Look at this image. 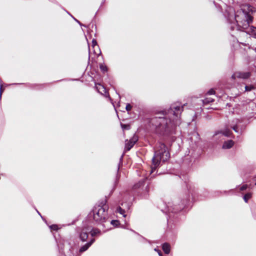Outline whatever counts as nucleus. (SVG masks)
I'll list each match as a JSON object with an SVG mask.
<instances>
[{"label":"nucleus","mask_w":256,"mask_h":256,"mask_svg":"<svg viewBox=\"0 0 256 256\" xmlns=\"http://www.w3.org/2000/svg\"><path fill=\"white\" fill-rule=\"evenodd\" d=\"M212 0L218 10L222 12L223 8L225 9L224 16L229 23L232 30L244 31L256 38V27L250 26L253 20L250 14L253 12L251 6H244V8L235 12L232 7L226 4L228 0Z\"/></svg>","instance_id":"nucleus-1"},{"label":"nucleus","mask_w":256,"mask_h":256,"mask_svg":"<svg viewBox=\"0 0 256 256\" xmlns=\"http://www.w3.org/2000/svg\"><path fill=\"white\" fill-rule=\"evenodd\" d=\"M184 106L180 104H172L150 118L149 126L152 130L162 136H168L174 133L176 128L180 123V114Z\"/></svg>","instance_id":"nucleus-2"},{"label":"nucleus","mask_w":256,"mask_h":256,"mask_svg":"<svg viewBox=\"0 0 256 256\" xmlns=\"http://www.w3.org/2000/svg\"><path fill=\"white\" fill-rule=\"evenodd\" d=\"M108 208L106 200H102L94 206L88 215L89 219L92 220L94 224L104 226V224L108 220Z\"/></svg>","instance_id":"nucleus-3"},{"label":"nucleus","mask_w":256,"mask_h":256,"mask_svg":"<svg viewBox=\"0 0 256 256\" xmlns=\"http://www.w3.org/2000/svg\"><path fill=\"white\" fill-rule=\"evenodd\" d=\"M170 154L167 146L162 142H159L156 147L154 155L152 158L150 174H152L159 167L162 162H164L169 160Z\"/></svg>","instance_id":"nucleus-4"},{"label":"nucleus","mask_w":256,"mask_h":256,"mask_svg":"<svg viewBox=\"0 0 256 256\" xmlns=\"http://www.w3.org/2000/svg\"><path fill=\"white\" fill-rule=\"evenodd\" d=\"M189 200H183L181 202V204H173L168 202L164 210L162 212L168 215V224L170 225L172 222L176 221L178 218V212L185 208L188 204Z\"/></svg>","instance_id":"nucleus-5"},{"label":"nucleus","mask_w":256,"mask_h":256,"mask_svg":"<svg viewBox=\"0 0 256 256\" xmlns=\"http://www.w3.org/2000/svg\"><path fill=\"white\" fill-rule=\"evenodd\" d=\"M134 190H136V192L144 198H148V186H145V182L144 180L140 181L136 184L133 187Z\"/></svg>","instance_id":"nucleus-6"},{"label":"nucleus","mask_w":256,"mask_h":256,"mask_svg":"<svg viewBox=\"0 0 256 256\" xmlns=\"http://www.w3.org/2000/svg\"><path fill=\"white\" fill-rule=\"evenodd\" d=\"M90 230V226H84L80 230H78L79 238L82 242H84L87 240Z\"/></svg>","instance_id":"nucleus-7"},{"label":"nucleus","mask_w":256,"mask_h":256,"mask_svg":"<svg viewBox=\"0 0 256 256\" xmlns=\"http://www.w3.org/2000/svg\"><path fill=\"white\" fill-rule=\"evenodd\" d=\"M232 134V132L228 128H226L224 130L216 132L214 135V140H218L224 136L230 137Z\"/></svg>","instance_id":"nucleus-8"},{"label":"nucleus","mask_w":256,"mask_h":256,"mask_svg":"<svg viewBox=\"0 0 256 256\" xmlns=\"http://www.w3.org/2000/svg\"><path fill=\"white\" fill-rule=\"evenodd\" d=\"M250 76L251 72H236L232 76L231 78L234 80H235L236 78L246 80Z\"/></svg>","instance_id":"nucleus-9"},{"label":"nucleus","mask_w":256,"mask_h":256,"mask_svg":"<svg viewBox=\"0 0 256 256\" xmlns=\"http://www.w3.org/2000/svg\"><path fill=\"white\" fill-rule=\"evenodd\" d=\"M130 206V202H122L121 206H119L117 208L116 212L122 214L123 217L125 218L126 216V210H129Z\"/></svg>","instance_id":"nucleus-10"},{"label":"nucleus","mask_w":256,"mask_h":256,"mask_svg":"<svg viewBox=\"0 0 256 256\" xmlns=\"http://www.w3.org/2000/svg\"><path fill=\"white\" fill-rule=\"evenodd\" d=\"M138 140V138L134 135L129 140H126L125 144V148L126 150H130Z\"/></svg>","instance_id":"nucleus-11"},{"label":"nucleus","mask_w":256,"mask_h":256,"mask_svg":"<svg viewBox=\"0 0 256 256\" xmlns=\"http://www.w3.org/2000/svg\"><path fill=\"white\" fill-rule=\"evenodd\" d=\"M95 86L98 92L106 96L109 97L108 93L107 92L106 88L102 85L98 83L96 84Z\"/></svg>","instance_id":"nucleus-12"},{"label":"nucleus","mask_w":256,"mask_h":256,"mask_svg":"<svg viewBox=\"0 0 256 256\" xmlns=\"http://www.w3.org/2000/svg\"><path fill=\"white\" fill-rule=\"evenodd\" d=\"M95 242L94 238H90V240L86 243L85 244L82 246L79 249V252L82 253L86 252L88 249V248L92 245V244Z\"/></svg>","instance_id":"nucleus-13"},{"label":"nucleus","mask_w":256,"mask_h":256,"mask_svg":"<svg viewBox=\"0 0 256 256\" xmlns=\"http://www.w3.org/2000/svg\"><path fill=\"white\" fill-rule=\"evenodd\" d=\"M234 145V142L232 140H230L224 141V142L223 144L222 148L223 149H229L232 148Z\"/></svg>","instance_id":"nucleus-14"},{"label":"nucleus","mask_w":256,"mask_h":256,"mask_svg":"<svg viewBox=\"0 0 256 256\" xmlns=\"http://www.w3.org/2000/svg\"><path fill=\"white\" fill-rule=\"evenodd\" d=\"M240 122V120H236V124H233L230 126V128L239 134H242V129H238V122Z\"/></svg>","instance_id":"nucleus-15"},{"label":"nucleus","mask_w":256,"mask_h":256,"mask_svg":"<svg viewBox=\"0 0 256 256\" xmlns=\"http://www.w3.org/2000/svg\"><path fill=\"white\" fill-rule=\"evenodd\" d=\"M90 236L92 237H94L96 236H99L101 234V231L97 228H92L90 226Z\"/></svg>","instance_id":"nucleus-16"},{"label":"nucleus","mask_w":256,"mask_h":256,"mask_svg":"<svg viewBox=\"0 0 256 256\" xmlns=\"http://www.w3.org/2000/svg\"><path fill=\"white\" fill-rule=\"evenodd\" d=\"M162 250H164L165 254H168L170 253V245L168 243H164L162 244Z\"/></svg>","instance_id":"nucleus-17"},{"label":"nucleus","mask_w":256,"mask_h":256,"mask_svg":"<svg viewBox=\"0 0 256 256\" xmlns=\"http://www.w3.org/2000/svg\"><path fill=\"white\" fill-rule=\"evenodd\" d=\"M202 103L204 104H208L210 102H214V99L211 98H204V100H202Z\"/></svg>","instance_id":"nucleus-18"},{"label":"nucleus","mask_w":256,"mask_h":256,"mask_svg":"<svg viewBox=\"0 0 256 256\" xmlns=\"http://www.w3.org/2000/svg\"><path fill=\"white\" fill-rule=\"evenodd\" d=\"M252 197V194L248 192L244 194L243 196V198L246 202H248V200Z\"/></svg>","instance_id":"nucleus-19"},{"label":"nucleus","mask_w":256,"mask_h":256,"mask_svg":"<svg viewBox=\"0 0 256 256\" xmlns=\"http://www.w3.org/2000/svg\"><path fill=\"white\" fill-rule=\"evenodd\" d=\"M245 91L246 92H250L252 90L254 89V86L252 84L246 86L245 87Z\"/></svg>","instance_id":"nucleus-20"},{"label":"nucleus","mask_w":256,"mask_h":256,"mask_svg":"<svg viewBox=\"0 0 256 256\" xmlns=\"http://www.w3.org/2000/svg\"><path fill=\"white\" fill-rule=\"evenodd\" d=\"M100 68L101 71H102L104 72H107V70H108L107 66L102 64H101L100 65Z\"/></svg>","instance_id":"nucleus-21"},{"label":"nucleus","mask_w":256,"mask_h":256,"mask_svg":"<svg viewBox=\"0 0 256 256\" xmlns=\"http://www.w3.org/2000/svg\"><path fill=\"white\" fill-rule=\"evenodd\" d=\"M110 224L114 226H117L118 225L120 224V222L118 220H112L110 222Z\"/></svg>","instance_id":"nucleus-22"},{"label":"nucleus","mask_w":256,"mask_h":256,"mask_svg":"<svg viewBox=\"0 0 256 256\" xmlns=\"http://www.w3.org/2000/svg\"><path fill=\"white\" fill-rule=\"evenodd\" d=\"M50 230H58V226L56 224H52L50 226Z\"/></svg>","instance_id":"nucleus-23"},{"label":"nucleus","mask_w":256,"mask_h":256,"mask_svg":"<svg viewBox=\"0 0 256 256\" xmlns=\"http://www.w3.org/2000/svg\"><path fill=\"white\" fill-rule=\"evenodd\" d=\"M132 108V106L130 105V104H127L126 105V110L128 112L130 111Z\"/></svg>","instance_id":"nucleus-24"},{"label":"nucleus","mask_w":256,"mask_h":256,"mask_svg":"<svg viewBox=\"0 0 256 256\" xmlns=\"http://www.w3.org/2000/svg\"><path fill=\"white\" fill-rule=\"evenodd\" d=\"M214 90L213 89H210L207 92V94L208 95H212L214 94Z\"/></svg>","instance_id":"nucleus-25"},{"label":"nucleus","mask_w":256,"mask_h":256,"mask_svg":"<svg viewBox=\"0 0 256 256\" xmlns=\"http://www.w3.org/2000/svg\"><path fill=\"white\" fill-rule=\"evenodd\" d=\"M247 188H248V185L244 184L240 188V190H241V191L244 190Z\"/></svg>","instance_id":"nucleus-26"},{"label":"nucleus","mask_w":256,"mask_h":256,"mask_svg":"<svg viewBox=\"0 0 256 256\" xmlns=\"http://www.w3.org/2000/svg\"><path fill=\"white\" fill-rule=\"evenodd\" d=\"M72 17L74 20L80 26H86L85 25L82 24L79 20H76V18H75L74 17H73L72 16Z\"/></svg>","instance_id":"nucleus-27"},{"label":"nucleus","mask_w":256,"mask_h":256,"mask_svg":"<svg viewBox=\"0 0 256 256\" xmlns=\"http://www.w3.org/2000/svg\"><path fill=\"white\" fill-rule=\"evenodd\" d=\"M92 46L93 47H94L95 46H97V42L96 40L93 39L92 40Z\"/></svg>","instance_id":"nucleus-28"},{"label":"nucleus","mask_w":256,"mask_h":256,"mask_svg":"<svg viewBox=\"0 0 256 256\" xmlns=\"http://www.w3.org/2000/svg\"><path fill=\"white\" fill-rule=\"evenodd\" d=\"M4 90L2 88V84H0V99L1 98V96H2V94Z\"/></svg>","instance_id":"nucleus-29"},{"label":"nucleus","mask_w":256,"mask_h":256,"mask_svg":"<svg viewBox=\"0 0 256 256\" xmlns=\"http://www.w3.org/2000/svg\"><path fill=\"white\" fill-rule=\"evenodd\" d=\"M128 126L126 124H122V129H128Z\"/></svg>","instance_id":"nucleus-30"},{"label":"nucleus","mask_w":256,"mask_h":256,"mask_svg":"<svg viewBox=\"0 0 256 256\" xmlns=\"http://www.w3.org/2000/svg\"><path fill=\"white\" fill-rule=\"evenodd\" d=\"M158 254L159 256H162V253L160 250H158Z\"/></svg>","instance_id":"nucleus-31"},{"label":"nucleus","mask_w":256,"mask_h":256,"mask_svg":"<svg viewBox=\"0 0 256 256\" xmlns=\"http://www.w3.org/2000/svg\"><path fill=\"white\" fill-rule=\"evenodd\" d=\"M256 66H254V68H250V70L251 71H253L254 68H255Z\"/></svg>","instance_id":"nucleus-32"},{"label":"nucleus","mask_w":256,"mask_h":256,"mask_svg":"<svg viewBox=\"0 0 256 256\" xmlns=\"http://www.w3.org/2000/svg\"><path fill=\"white\" fill-rule=\"evenodd\" d=\"M119 169H120V164H118V170H117V172H118Z\"/></svg>","instance_id":"nucleus-33"},{"label":"nucleus","mask_w":256,"mask_h":256,"mask_svg":"<svg viewBox=\"0 0 256 256\" xmlns=\"http://www.w3.org/2000/svg\"><path fill=\"white\" fill-rule=\"evenodd\" d=\"M158 250H158V249H157V248H154V250H155L156 252H158Z\"/></svg>","instance_id":"nucleus-34"},{"label":"nucleus","mask_w":256,"mask_h":256,"mask_svg":"<svg viewBox=\"0 0 256 256\" xmlns=\"http://www.w3.org/2000/svg\"><path fill=\"white\" fill-rule=\"evenodd\" d=\"M233 190H230V191L228 192H231Z\"/></svg>","instance_id":"nucleus-35"},{"label":"nucleus","mask_w":256,"mask_h":256,"mask_svg":"<svg viewBox=\"0 0 256 256\" xmlns=\"http://www.w3.org/2000/svg\"><path fill=\"white\" fill-rule=\"evenodd\" d=\"M58 246L59 248V249L60 248V244H58Z\"/></svg>","instance_id":"nucleus-36"},{"label":"nucleus","mask_w":256,"mask_h":256,"mask_svg":"<svg viewBox=\"0 0 256 256\" xmlns=\"http://www.w3.org/2000/svg\"><path fill=\"white\" fill-rule=\"evenodd\" d=\"M122 158H123V156H121V157H120V160H122Z\"/></svg>","instance_id":"nucleus-37"},{"label":"nucleus","mask_w":256,"mask_h":256,"mask_svg":"<svg viewBox=\"0 0 256 256\" xmlns=\"http://www.w3.org/2000/svg\"><path fill=\"white\" fill-rule=\"evenodd\" d=\"M16 84V83H15V84Z\"/></svg>","instance_id":"nucleus-38"},{"label":"nucleus","mask_w":256,"mask_h":256,"mask_svg":"<svg viewBox=\"0 0 256 256\" xmlns=\"http://www.w3.org/2000/svg\"><path fill=\"white\" fill-rule=\"evenodd\" d=\"M36 211H37L38 213V214L40 216V212H39L38 210H36Z\"/></svg>","instance_id":"nucleus-39"},{"label":"nucleus","mask_w":256,"mask_h":256,"mask_svg":"<svg viewBox=\"0 0 256 256\" xmlns=\"http://www.w3.org/2000/svg\"><path fill=\"white\" fill-rule=\"evenodd\" d=\"M126 205H124V208H126Z\"/></svg>","instance_id":"nucleus-40"},{"label":"nucleus","mask_w":256,"mask_h":256,"mask_svg":"<svg viewBox=\"0 0 256 256\" xmlns=\"http://www.w3.org/2000/svg\"><path fill=\"white\" fill-rule=\"evenodd\" d=\"M154 174L153 176H151V178H152L153 176H154Z\"/></svg>","instance_id":"nucleus-41"},{"label":"nucleus","mask_w":256,"mask_h":256,"mask_svg":"<svg viewBox=\"0 0 256 256\" xmlns=\"http://www.w3.org/2000/svg\"><path fill=\"white\" fill-rule=\"evenodd\" d=\"M255 185H256V182L255 183Z\"/></svg>","instance_id":"nucleus-42"}]
</instances>
